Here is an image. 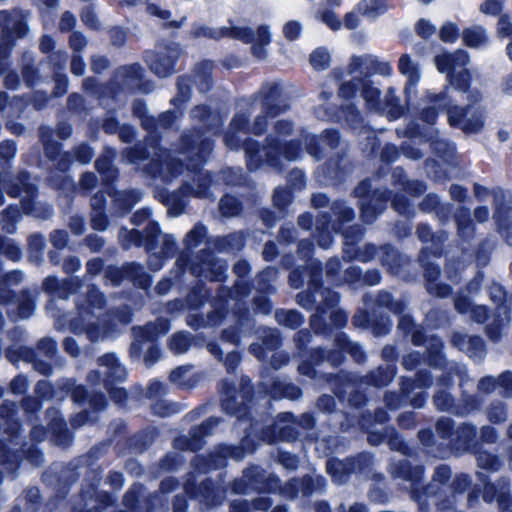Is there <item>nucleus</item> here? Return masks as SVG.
Listing matches in <instances>:
<instances>
[{"label": "nucleus", "instance_id": "72a5a7b5", "mask_svg": "<svg viewBox=\"0 0 512 512\" xmlns=\"http://www.w3.org/2000/svg\"><path fill=\"white\" fill-rule=\"evenodd\" d=\"M264 390L272 397L285 396L289 398H297L300 394L297 387L292 385H283L281 382H274L273 385L267 386L264 384Z\"/></svg>", "mask_w": 512, "mask_h": 512}, {"label": "nucleus", "instance_id": "a211bd4d", "mask_svg": "<svg viewBox=\"0 0 512 512\" xmlns=\"http://www.w3.org/2000/svg\"><path fill=\"white\" fill-rule=\"evenodd\" d=\"M452 344L466 352L471 358L481 359L484 355V344L478 336H468L462 333H454Z\"/></svg>", "mask_w": 512, "mask_h": 512}, {"label": "nucleus", "instance_id": "dca6fc26", "mask_svg": "<svg viewBox=\"0 0 512 512\" xmlns=\"http://www.w3.org/2000/svg\"><path fill=\"white\" fill-rule=\"evenodd\" d=\"M306 144V151L315 159L321 158L323 147L335 148L338 143V134L333 130H325L324 134L318 138L314 135L305 134L302 136Z\"/></svg>", "mask_w": 512, "mask_h": 512}, {"label": "nucleus", "instance_id": "4468645a", "mask_svg": "<svg viewBox=\"0 0 512 512\" xmlns=\"http://www.w3.org/2000/svg\"><path fill=\"white\" fill-rule=\"evenodd\" d=\"M100 366L103 370L100 372H94L89 375V380L92 378L98 379L100 376H104L103 380L106 386L116 382L123 381L126 377L125 368L118 363L117 358L114 354H106L99 359Z\"/></svg>", "mask_w": 512, "mask_h": 512}, {"label": "nucleus", "instance_id": "f257e3e1", "mask_svg": "<svg viewBox=\"0 0 512 512\" xmlns=\"http://www.w3.org/2000/svg\"><path fill=\"white\" fill-rule=\"evenodd\" d=\"M293 131L290 121L279 120L275 123L274 130L266 139L267 145L259 148L252 141H244L243 146L247 156V165L250 170L257 169L262 163L278 168L282 166L280 157L287 161L298 160L302 150L295 141H286V137Z\"/></svg>", "mask_w": 512, "mask_h": 512}, {"label": "nucleus", "instance_id": "de8ad7c7", "mask_svg": "<svg viewBox=\"0 0 512 512\" xmlns=\"http://www.w3.org/2000/svg\"><path fill=\"white\" fill-rule=\"evenodd\" d=\"M393 378V373L388 368H379L370 375L369 382L374 386H385Z\"/></svg>", "mask_w": 512, "mask_h": 512}, {"label": "nucleus", "instance_id": "20e7f679", "mask_svg": "<svg viewBox=\"0 0 512 512\" xmlns=\"http://www.w3.org/2000/svg\"><path fill=\"white\" fill-rule=\"evenodd\" d=\"M435 65L439 72L448 74V81L464 99L477 104L482 95L477 89L469 87L470 75L464 67L469 62L465 51L459 50L452 54H441L435 57Z\"/></svg>", "mask_w": 512, "mask_h": 512}, {"label": "nucleus", "instance_id": "c85d7f7f", "mask_svg": "<svg viewBox=\"0 0 512 512\" xmlns=\"http://www.w3.org/2000/svg\"><path fill=\"white\" fill-rule=\"evenodd\" d=\"M218 456H210L211 468H219L225 465V459L227 457L234 458L235 460H241L245 456V452L240 447L223 446L218 452Z\"/></svg>", "mask_w": 512, "mask_h": 512}, {"label": "nucleus", "instance_id": "603ef678", "mask_svg": "<svg viewBox=\"0 0 512 512\" xmlns=\"http://www.w3.org/2000/svg\"><path fill=\"white\" fill-rule=\"evenodd\" d=\"M459 36V29L452 22L445 23L440 30V38L445 42H454Z\"/></svg>", "mask_w": 512, "mask_h": 512}, {"label": "nucleus", "instance_id": "412c9836", "mask_svg": "<svg viewBox=\"0 0 512 512\" xmlns=\"http://www.w3.org/2000/svg\"><path fill=\"white\" fill-rule=\"evenodd\" d=\"M278 90H279L278 85H272L270 87V91L267 94V102H266L265 106L263 107L261 114L255 118L254 123L252 125L253 133L262 134L264 132L266 124H267V117L268 116L274 117L279 112L283 111L282 108L272 106L269 102L275 98V96L278 93Z\"/></svg>", "mask_w": 512, "mask_h": 512}, {"label": "nucleus", "instance_id": "2f4dec72", "mask_svg": "<svg viewBox=\"0 0 512 512\" xmlns=\"http://www.w3.org/2000/svg\"><path fill=\"white\" fill-rule=\"evenodd\" d=\"M326 466L327 472L338 483L345 481L346 476L352 471L350 464L338 459L328 460Z\"/></svg>", "mask_w": 512, "mask_h": 512}, {"label": "nucleus", "instance_id": "e2e57ef3", "mask_svg": "<svg viewBox=\"0 0 512 512\" xmlns=\"http://www.w3.org/2000/svg\"><path fill=\"white\" fill-rule=\"evenodd\" d=\"M178 95L176 101L184 102L190 96V80L188 78H180L178 81Z\"/></svg>", "mask_w": 512, "mask_h": 512}, {"label": "nucleus", "instance_id": "ea45409f", "mask_svg": "<svg viewBox=\"0 0 512 512\" xmlns=\"http://www.w3.org/2000/svg\"><path fill=\"white\" fill-rule=\"evenodd\" d=\"M119 75L123 78L125 84L132 86L134 82L141 79L143 69L139 64H132L122 67L119 71Z\"/></svg>", "mask_w": 512, "mask_h": 512}, {"label": "nucleus", "instance_id": "c03bdc74", "mask_svg": "<svg viewBox=\"0 0 512 512\" xmlns=\"http://www.w3.org/2000/svg\"><path fill=\"white\" fill-rule=\"evenodd\" d=\"M19 216L20 213L18 208L13 206L8 207L4 211L1 219L2 228L8 233H13L15 231V224L18 221Z\"/></svg>", "mask_w": 512, "mask_h": 512}, {"label": "nucleus", "instance_id": "f03ea898", "mask_svg": "<svg viewBox=\"0 0 512 512\" xmlns=\"http://www.w3.org/2000/svg\"><path fill=\"white\" fill-rule=\"evenodd\" d=\"M427 100L429 105L422 109L421 119L430 125L434 124L437 117V110L439 109H447L450 125L460 127L465 132H477L483 125V111L479 108H474L473 103L472 105H468L465 109L456 105L451 106V102L457 101V97L448 96L446 93L438 95L429 94Z\"/></svg>", "mask_w": 512, "mask_h": 512}, {"label": "nucleus", "instance_id": "7ed1b4c3", "mask_svg": "<svg viewBox=\"0 0 512 512\" xmlns=\"http://www.w3.org/2000/svg\"><path fill=\"white\" fill-rule=\"evenodd\" d=\"M183 147L181 155L183 159L175 160L171 157L170 152L163 150L158 154V158L153 160L151 166V172L158 174L164 178L169 176L174 177L182 169V164L178 163L187 160V169L196 170L200 164H202L208 157L212 150V143L209 140L203 139L199 134H193L191 136H184Z\"/></svg>", "mask_w": 512, "mask_h": 512}, {"label": "nucleus", "instance_id": "680f3d73", "mask_svg": "<svg viewBox=\"0 0 512 512\" xmlns=\"http://www.w3.org/2000/svg\"><path fill=\"white\" fill-rule=\"evenodd\" d=\"M375 63L372 65V74L376 73L382 76H390L392 73L391 64L387 61H381L378 57L374 56Z\"/></svg>", "mask_w": 512, "mask_h": 512}, {"label": "nucleus", "instance_id": "09e8293b", "mask_svg": "<svg viewBox=\"0 0 512 512\" xmlns=\"http://www.w3.org/2000/svg\"><path fill=\"white\" fill-rule=\"evenodd\" d=\"M317 18L333 31L339 30L342 26L336 14L330 10L319 11Z\"/></svg>", "mask_w": 512, "mask_h": 512}, {"label": "nucleus", "instance_id": "774afa93", "mask_svg": "<svg viewBox=\"0 0 512 512\" xmlns=\"http://www.w3.org/2000/svg\"><path fill=\"white\" fill-rule=\"evenodd\" d=\"M458 437L463 440V443L469 444L470 441L475 436V428L471 425L464 424L458 427L457 429Z\"/></svg>", "mask_w": 512, "mask_h": 512}, {"label": "nucleus", "instance_id": "bb28decb", "mask_svg": "<svg viewBox=\"0 0 512 512\" xmlns=\"http://www.w3.org/2000/svg\"><path fill=\"white\" fill-rule=\"evenodd\" d=\"M463 40L467 46L478 48L487 44L488 35L484 27L475 25L463 31Z\"/></svg>", "mask_w": 512, "mask_h": 512}, {"label": "nucleus", "instance_id": "1a4fd4ad", "mask_svg": "<svg viewBox=\"0 0 512 512\" xmlns=\"http://www.w3.org/2000/svg\"><path fill=\"white\" fill-rule=\"evenodd\" d=\"M375 63L374 55L365 54L353 56L348 65L350 80L344 81L339 87V95L344 99H351L355 96V88L360 83L371 80L372 65Z\"/></svg>", "mask_w": 512, "mask_h": 512}, {"label": "nucleus", "instance_id": "37998d69", "mask_svg": "<svg viewBox=\"0 0 512 512\" xmlns=\"http://www.w3.org/2000/svg\"><path fill=\"white\" fill-rule=\"evenodd\" d=\"M197 182H198V184H197L196 188L184 187V191H189L197 197L208 196L207 189H208V185L211 182L209 173L199 172L197 174Z\"/></svg>", "mask_w": 512, "mask_h": 512}, {"label": "nucleus", "instance_id": "aec40b11", "mask_svg": "<svg viewBox=\"0 0 512 512\" xmlns=\"http://www.w3.org/2000/svg\"><path fill=\"white\" fill-rule=\"evenodd\" d=\"M247 129V114L238 112L231 121L230 129L225 136V143L231 149H238L242 145L240 134H245Z\"/></svg>", "mask_w": 512, "mask_h": 512}, {"label": "nucleus", "instance_id": "7c9ffc66", "mask_svg": "<svg viewBox=\"0 0 512 512\" xmlns=\"http://www.w3.org/2000/svg\"><path fill=\"white\" fill-rule=\"evenodd\" d=\"M383 196L384 195L381 194L377 198V204H374L373 200L361 201V216L365 222L370 223L374 221V219L383 211L384 204L386 202L385 200H380V198H382Z\"/></svg>", "mask_w": 512, "mask_h": 512}, {"label": "nucleus", "instance_id": "338daca9", "mask_svg": "<svg viewBox=\"0 0 512 512\" xmlns=\"http://www.w3.org/2000/svg\"><path fill=\"white\" fill-rule=\"evenodd\" d=\"M416 29L418 34L424 38L432 36L436 31V27L425 19L418 21Z\"/></svg>", "mask_w": 512, "mask_h": 512}, {"label": "nucleus", "instance_id": "6e6552de", "mask_svg": "<svg viewBox=\"0 0 512 512\" xmlns=\"http://www.w3.org/2000/svg\"><path fill=\"white\" fill-rule=\"evenodd\" d=\"M144 240L149 252V265L153 270H159L163 266V258L170 257L175 252V240L171 235L163 234L158 224L149 222L144 230Z\"/></svg>", "mask_w": 512, "mask_h": 512}, {"label": "nucleus", "instance_id": "13d9d810", "mask_svg": "<svg viewBox=\"0 0 512 512\" xmlns=\"http://www.w3.org/2000/svg\"><path fill=\"white\" fill-rule=\"evenodd\" d=\"M302 31V25L297 21H289L283 27V33L286 39L293 41L297 39Z\"/></svg>", "mask_w": 512, "mask_h": 512}, {"label": "nucleus", "instance_id": "cd10ccee", "mask_svg": "<svg viewBox=\"0 0 512 512\" xmlns=\"http://www.w3.org/2000/svg\"><path fill=\"white\" fill-rule=\"evenodd\" d=\"M439 275V270L436 266L428 265L425 269V277L427 278V290L430 294L438 297H446L450 294L449 286L445 284L435 283Z\"/></svg>", "mask_w": 512, "mask_h": 512}, {"label": "nucleus", "instance_id": "a878e982", "mask_svg": "<svg viewBox=\"0 0 512 512\" xmlns=\"http://www.w3.org/2000/svg\"><path fill=\"white\" fill-rule=\"evenodd\" d=\"M483 498L487 502L497 501L501 508L507 507L509 502L508 484L503 482L498 486L493 484L487 485L484 490Z\"/></svg>", "mask_w": 512, "mask_h": 512}, {"label": "nucleus", "instance_id": "c756f323", "mask_svg": "<svg viewBox=\"0 0 512 512\" xmlns=\"http://www.w3.org/2000/svg\"><path fill=\"white\" fill-rule=\"evenodd\" d=\"M200 495L203 501L212 506L218 504L224 498V489L207 480L200 487Z\"/></svg>", "mask_w": 512, "mask_h": 512}, {"label": "nucleus", "instance_id": "423d86ee", "mask_svg": "<svg viewBox=\"0 0 512 512\" xmlns=\"http://www.w3.org/2000/svg\"><path fill=\"white\" fill-rule=\"evenodd\" d=\"M192 33L195 37L219 39L224 36H230L247 43L254 42L255 44L252 47V52L259 59L265 58V46H267L271 41L269 28L267 26H260L256 35L251 31V29L246 27H234L227 29L196 26Z\"/></svg>", "mask_w": 512, "mask_h": 512}, {"label": "nucleus", "instance_id": "9d476101", "mask_svg": "<svg viewBox=\"0 0 512 512\" xmlns=\"http://www.w3.org/2000/svg\"><path fill=\"white\" fill-rule=\"evenodd\" d=\"M179 55L177 45L157 46L155 51L147 52L146 63L155 75L164 78L175 72L174 63Z\"/></svg>", "mask_w": 512, "mask_h": 512}, {"label": "nucleus", "instance_id": "473e14b6", "mask_svg": "<svg viewBox=\"0 0 512 512\" xmlns=\"http://www.w3.org/2000/svg\"><path fill=\"white\" fill-rule=\"evenodd\" d=\"M211 71H212V63L209 61H205V62L201 63L196 69L194 82L201 92H205V91L209 90V88H210Z\"/></svg>", "mask_w": 512, "mask_h": 512}, {"label": "nucleus", "instance_id": "4c0bfd02", "mask_svg": "<svg viewBox=\"0 0 512 512\" xmlns=\"http://www.w3.org/2000/svg\"><path fill=\"white\" fill-rule=\"evenodd\" d=\"M399 329L405 333H412V341L415 345L423 343V335L420 329H415L412 319L409 315H402L399 320Z\"/></svg>", "mask_w": 512, "mask_h": 512}, {"label": "nucleus", "instance_id": "0eeeda50", "mask_svg": "<svg viewBox=\"0 0 512 512\" xmlns=\"http://www.w3.org/2000/svg\"><path fill=\"white\" fill-rule=\"evenodd\" d=\"M357 92H360V96L364 99L369 110L379 113L385 112L390 120L399 118L403 113V108L400 106L393 88L387 91L384 101L380 99V90L374 86L371 80L360 83L355 88V94Z\"/></svg>", "mask_w": 512, "mask_h": 512}, {"label": "nucleus", "instance_id": "b1692460", "mask_svg": "<svg viewBox=\"0 0 512 512\" xmlns=\"http://www.w3.org/2000/svg\"><path fill=\"white\" fill-rule=\"evenodd\" d=\"M409 134L411 137H420L425 139V141L430 142V146L435 150L436 153L443 154L451 149L449 143L443 139H440L437 135V132L432 128H429L428 131L424 133L420 131L415 125L409 128Z\"/></svg>", "mask_w": 512, "mask_h": 512}, {"label": "nucleus", "instance_id": "f704fd0d", "mask_svg": "<svg viewBox=\"0 0 512 512\" xmlns=\"http://www.w3.org/2000/svg\"><path fill=\"white\" fill-rule=\"evenodd\" d=\"M276 320L280 325L291 329L298 328L303 323V317L294 310H281L276 313Z\"/></svg>", "mask_w": 512, "mask_h": 512}, {"label": "nucleus", "instance_id": "2eb2a0df", "mask_svg": "<svg viewBox=\"0 0 512 512\" xmlns=\"http://www.w3.org/2000/svg\"><path fill=\"white\" fill-rule=\"evenodd\" d=\"M218 424L217 418H210L200 426H197L192 429L190 432V438L182 439L179 438L175 442V446L177 448L188 449V450H198L202 447V439L205 436H208L212 433L214 427Z\"/></svg>", "mask_w": 512, "mask_h": 512}, {"label": "nucleus", "instance_id": "69168bd1", "mask_svg": "<svg viewBox=\"0 0 512 512\" xmlns=\"http://www.w3.org/2000/svg\"><path fill=\"white\" fill-rule=\"evenodd\" d=\"M280 344L278 332L275 330H268L263 341L264 348L266 350H273Z\"/></svg>", "mask_w": 512, "mask_h": 512}, {"label": "nucleus", "instance_id": "58836bf2", "mask_svg": "<svg viewBox=\"0 0 512 512\" xmlns=\"http://www.w3.org/2000/svg\"><path fill=\"white\" fill-rule=\"evenodd\" d=\"M226 271V265L222 261H215L213 263L204 264V268L200 273L204 274L205 277L210 278L213 281L222 280Z\"/></svg>", "mask_w": 512, "mask_h": 512}, {"label": "nucleus", "instance_id": "bf43d9fd", "mask_svg": "<svg viewBox=\"0 0 512 512\" xmlns=\"http://www.w3.org/2000/svg\"><path fill=\"white\" fill-rule=\"evenodd\" d=\"M497 33L501 38L512 37V22L508 15H502L498 20Z\"/></svg>", "mask_w": 512, "mask_h": 512}, {"label": "nucleus", "instance_id": "5701e85b", "mask_svg": "<svg viewBox=\"0 0 512 512\" xmlns=\"http://www.w3.org/2000/svg\"><path fill=\"white\" fill-rule=\"evenodd\" d=\"M356 10L363 17L374 20L388 10L387 0H361L356 5Z\"/></svg>", "mask_w": 512, "mask_h": 512}, {"label": "nucleus", "instance_id": "393cba45", "mask_svg": "<svg viewBox=\"0 0 512 512\" xmlns=\"http://www.w3.org/2000/svg\"><path fill=\"white\" fill-rule=\"evenodd\" d=\"M455 309L460 314L470 313L475 322H483L487 317V310L484 306H472L470 300L465 296H458L455 299Z\"/></svg>", "mask_w": 512, "mask_h": 512}, {"label": "nucleus", "instance_id": "a19ab883", "mask_svg": "<svg viewBox=\"0 0 512 512\" xmlns=\"http://www.w3.org/2000/svg\"><path fill=\"white\" fill-rule=\"evenodd\" d=\"M191 366H181L174 369L170 374V380L172 383L176 384L179 387H190L191 386V378L190 373Z\"/></svg>", "mask_w": 512, "mask_h": 512}, {"label": "nucleus", "instance_id": "e433bc0d", "mask_svg": "<svg viewBox=\"0 0 512 512\" xmlns=\"http://www.w3.org/2000/svg\"><path fill=\"white\" fill-rule=\"evenodd\" d=\"M336 345L341 350H347L357 362L364 359L362 348L357 343L350 342L344 334L337 336Z\"/></svg>", "mask_w": 512, "mask_h": 512}, {"label": "nucleus", "instance_id": "4d7b16f0", "mask_svg": "<svg viewBox=\"0 0 512 512\" xmlns=\"http://www.w3.org/2000/svg\"><path fill=\"white\" fill-rule=\"evenodd\" d=\"M333 215L339 220L350 221L353 218V211L342 202H335L332 206Z\"/></svg>", "mask_w": 512, "mask_h": 512}, {"label": "nucleus", "instance_id": "0e129e2a", "mask_svg": "<svg viewBox=\"0 0 512 512\" xmlns=\"http://www.w3.org/2000/svg\"><path fill=\"white\" fill-rule=\"evenodd\" d=\"M498 386L502 389V394L504 396H511L512 395V373L511 372L503 373L498 380Z\"/></svg>", "mask_w": 512, "mask_h": 512}, {"label": "nucleus", "instance_id": "3c124183", "mask_svg": "<svg viewBox=\"0 0 512 512\" xmlns=\"http://www.w3.org/2000/svg\"><path fill=\"white\" fill-rule=\"evenodd\" d=\"M478 465L481 468L496 470L499 467V461L497 457L486 452H480L477 456Z\"/></svg>", "mask_w": 512, "mask_h": 512}, {"label": "nucleus", "instance_id": "5fc2aeb1", "mask_svg": "<svg viewBox=\"0 0 512 512\" xmlns=\"http://www.w3.org/2000/svg\"><path fill=\"white\" fill-rule=\"evenodd\" d=\"M505 0H486L480 6V11L486 15L495 16L503 8Z\"/></svg>", "mask_w": 512, "mask_h": 512}, {"label": "nucleus", "instance_id": "f3484780", "mask_svg": "<svg viewBox=\"0 0 512 512\" xmlns=\"http://www.w3.org/2000/svg\"><path fill=\"white\" fill-rule=\"evenodd\" d=\"M490 297H491L492 301H494L495 303H497L499 305V315L498 316H500L501 314L504 315V317H501L498 320L499 323H498L497 330H494L492 325H489L486 328L487 335L491 339L496 340L501 335L502 330H504L505 326L508 323V309L509 308L507 305H505L506 293L500 285L493 284L491 286Z\"/></svg>", "mask_w": 512, "mask_h": 512}, {"label": "nucleus", "instance_id": "6ab92c4d", "mask_svg": "<svg viewBox=\"0 0 512 512\" xmlns=\"http://www.w3.org/2000/svg\"><path fill=\"white\" fill-rule=\"evenodd\" d=\"M398 68L400 73L407 78L405 92L407 97H410L421 78L418 64L408 54H404L399 59Z\"/></svg>", "mask_w": 512, "mask_h": 512}, {"label": "nucleus", "instance_id": "9b49d317", "mask_svg": "<svg viewBox=\"0 0 512 512\" xmlns=\"http://www.w3.org/2000/svg\"><path fill=\"white\" fill-rule=\"evenodd\" d=\"M245 487H240L238 483L234 486L237 493H246L248 490L273 491L278 487V479L268 476L257 466L249 467L244 472L241 480Z\"/></svg>", "mask_w": 512, "mask_h": 512}, {"label": "nucleus", "instance_id": "39448f33", "mask_svg": "<svg viewBox=\"0 0 512 512\" xmlns=\"http://www.w3.org/2000/svg\"><path fill=\"white\" fill-rule=\"evenodd\" d=\"M104 302L103 295L95 287L87 288L86 299L78 304V316L71 323L75 333H85L92 341L104 339L108 335L106 329L98 326Z\"/></svg>", "mask_w": 512, "mask_h": 512}, {"label": "nucleus", "instance_id": "8fccbe9b", "mask_svg": "<svg viewBox=\"0 0 512 512\" xmlns=\"http://www.w3.org/2000/svg\"><path fill=\"white\" fill-rule=\"evenodd\" d=\"M130 276L135 281V283L143 289H146L148 286H150V279L147 275L144 274L143 267L141 265L131 264Z\"/></svg>", "mask_w": 512, "mask_h": 512}, {"label": "nucleus", "instance_id": "6e6d98bb", "mask_svg": "<svg viewBox=\"0 0 512 512\" xmlns=\"http://www.w3.org/2000/svg\"><path fill=\"white\" fill-rule=\"evenodd\" d=\"M27 180H28V175L23 174L20 179L21 187L20 188L12 187L8 193L12 197H16V196L21 195V191H24L28 196H32L35 191V186L33 184L29 183Z\"/></svg>", "mask_w": 512, "mask_h": 512}, {"label": "nucleus", "instance_id": "864d4df0", "mask_svg": "<svg viewBox=\"0 0 512 512\" xmlns=\"http://www.w3.org/2000/svg\"><path fill=\"white\" fill-rule=\"evenodd\" d=\"M206 235V228L203 225H196L186 236V243L189 247L196 246Z\"/></svg>", "mask_w": 512, "mask_h": 512}, {"label": "nucleus", "instance_id": "a18cd8bd", "mask_svg": "<svg viewBox=\"0 0 512 512\" xmlns=\"http://www.w3.org/2000/svg\"><path fill=\"white\" fill-rule=\"evenodd\" d=\"M170 349L176 354L186 352L190 346L189 335L185 333H176L169 342Z\"/></svg>", "mask_w": 512, "mask_h": 512}, {"label": "nucleus", "instance_id": "c9c22d12", "mask_svg": "<svg viewBox=\"0 0 512 512\" xmlns=\"http://www.w3.org/2000/svg\"><path fill=\"white\" fill-rule=\"evenodd\" d=\"M330 53L323 47L316 48L310 55V64L315 70H325L330 65Z\"/></svg>", "mask_w": 512, "mask_h": 512}, {"label": "nucleus", "instance_id": "f8f14e48", "mask_svg": "<svg viewBox=\"0 0 512 512\" xmlns=\"http://www.w3.org/2000/svg\"><path fill=\"white\" fill-rule=\"evenodd\" d=\"M25 19L26 15L20 10L0 11V27L7 45H12L14 40L27 33Z\"/></svg>", "mask_w": 512, "mask_h": 512}, {"label": "nucleus", "instance_id": "ddd939ff", "mask_svg": "<svg viewBox=\"0 0 512 512\" xmlns=\"http://www.w3.org/2000/svg\"><path fill=\"white\" fill-rule=\"evenodd\" d=\"M297 298L298 303L306 309H312L314 303H320L319 306H317V314L312 316L313 324L318 318H321L322 315L325 314L324 303L326 306L333 307L339 300V296L329 289L315 291L313 295H310L308 292L300 293Z\"/></svg>", "mask_w": 512, "mask_h": 512}, {"label": "nucleus", "instance_id": "4be33fe9", "mask_svg": "<svg viewBox=\"0 0 512 512\" xmlns=\"http://www.w3.org/2000/svg\"><path fill=\"white\" fill-rule=\"evenodd\" d=\"M168 330L166 323L160 321L158 324H148L145 327H138L134 329V334L136 337V342L133 344L131 348L132 354H136L139 351V344L144 341H153L154 338L158 337L160 334H164Z\"/></svg>", "mask_w": 512, "mask_h": 512}, {"label": "nucleus", "instance_id": "052dcab7", "mask_svg": "<svg viewBox=\"0 0 512 512\" xmlns=\"http://www.w3.org/2000/svg\"><path fill=\"white\" fill-rule=\"evenodd\" d=\"M360 13L357 12L356 7L351 12H348L344 17V26L348 30L357 29L361 24Z\"/></svg>", "mask_w": 512, "mask_h": 512}, {"label": "nucleus", "instance_id": "79ce46f5", "mask_svg": "<svg viewBox=\"0 0 512 512\" xmlns=\"http://www.w3.org/2000/svg\"><path fill=\"white\" fill-rule=\"evenodd\" d=\"M222 408L223 410L231 415H236L238 419L243 417V413H241V409L236 406L235 404V396H234V390L232 388H229L228 391L222 392Z\"/></svg>", "mask_w": 512, "mask_h": 512}, {"label": "nucleus", "instance_id": "49530a36", "mask_svg": "<svg viewBox=\"0 0 512 512\" xmlns=\"http://www.w3.org/2000/svg\"><path fill=\"white\" fill-rule=\"evenodd\" d=\"M220 210L224 216H235L240 211V204L235 197L226 195L220 201Z\"/></svg>", "mask_w": 512, "mask_h": 512}]
</instances>
